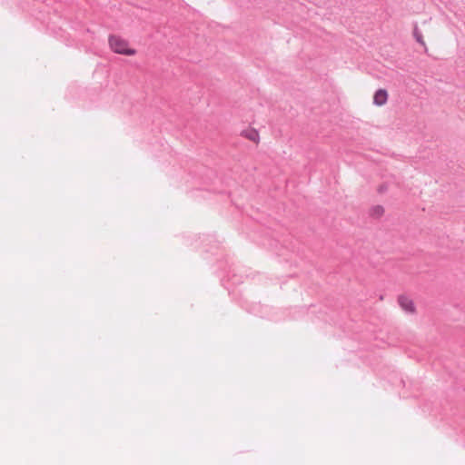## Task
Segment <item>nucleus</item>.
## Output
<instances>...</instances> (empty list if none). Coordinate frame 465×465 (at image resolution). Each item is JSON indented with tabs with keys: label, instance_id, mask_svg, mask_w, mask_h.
Returning a JSON list of instances; mask_svg holds the SVG:
<instances>
[{
	"label": "nucleus",
	"instance_id": "1",
	"mask_svg": "<svg viewBox=\"0 0 465 465\" xmlns=\"http://www.w3.org/2000/svg\"><path fill=\"white\" fill-rule=\"evenodd\" d=\"M108 42L111 50L115 54L127 56L136 54L135 49L130 46L128 41L119 35H110Z\"/></svg>",
	"mask_w": 465,
	"mask_h": 465
},
{
	"label": "nucleus",
	"instance_id": "2",
	"mask_svg": "<svg viewBox=\"0 0 465 465\" xmlns=\"http://www.w3.org/2000/svg\"><path fill=\"white\" fill-rule=\"evenodd\" d=\"M398 303L400 307L409 314H414L416 313V306L412 299H411L408 296L401 295L398 298Z\"/></svg>",
	"mask_w": 465,
	"mask_h": 465
},
{
	"label": "nucleus",
	"instance_id": "3",
	"mask_svg": "<svg viewBox=\"0 0 465 465\" xmlns=\"http://www.w3.org/2000/svg\"><path fill=\"white\" fill-rule=\"evenodd\" d=\"M241 136L255 144H259L261 140L259 131L252 126L243 129L241 132Z\"/></svg>",
	"mask_w": 465,
	"mask_h": 465
},
{
	"label": "nucleus",
	"instance_id": "4",
	"mask_svg": "<svg viewBox=\"0 0 465 465\" xmlns=\"http://www.w3.org/2000/svg\"><path fill=\"white\" fill-rule=\"evenodd\" d=\"M388 92L385 89H379L373 95V104L377 106L384 105L388 101Z\"/></svg>",
	"mask_w": 465,
	"mask_h": 465
},
{
	"label": "nucleus",
	"instance_id": "5",
	"mask_svg": "<svg viewBox=\"0 0 465 465\" xmlns=\"http://www.w3.org/2000/svg\"><path fill=\"white\" fill-rule=\"evenodd\" d=\"M413 36L419 44H420L422 46H425V43L423 41V35L417 25H415L413 28Z\"/></svg>",
	"mask_w": 465,
	"mask_h": 465
},
{
	"label": "nucleus",
	"instance_id": "6",
	"mask_svg": "<svg viewBox=\"0 0 465 465\" xmlns=\"http://www.w3.org/2000/svg\"><path fill=\"white\" fill-rule=\"evenodd\" d=\"M371 213L374 217H381L384 213V208L381 205H376L371 209Z\"/></svg>",
	"mask_w": 465,
	"mask_h": 465
}]
</instances>
